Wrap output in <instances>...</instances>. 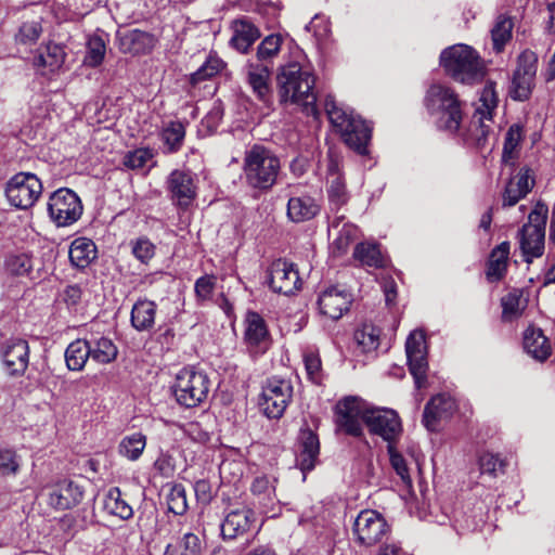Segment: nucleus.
Returning <instances> with one entry per match:
<instances>
[{
    "label": "nucleus",
    "mask_w": 555,
    "mask_h": 555,
    "mask_svg": "<svg viewBox=\"0 0 555 555\" xmlns=\"http://www.w3.org/2000/svg\"><path fill=\"white\" fill-rule=\"evenodd\" d=\"M314 75L297 62L281 67L278 75V94L282 104L300 106L308 116L317 117V94L313 90Z\"/></svg>",
    "instance_id": "1"
},
{
    "label": "nucleus",
    "mask_w": 555,
    "mask_h": 555,
    "mask_svg": "<svg viewBox=\"0 0 555 555\" xmlns=\"http://www.w3.org/2000/svg\"><path fill=\"white\" fill-rule=\"evenodd\" d=\"M242 169L250 189L267 192L276 183L281 160L270 149L254 144L245 152Z\"/></svg>",
    "instance_id": "2"
},
{
    "label": "nucleus",
    "mask_w": 555,
    "mask_h": 555,
    "mask_svg": "<svg viewBox=\"0 0 555 555\" xmlns=\"http://www.w3.org/2000/svg\"><path fill=\"white\" fill-rule=\"evenodd\" d=\"M324 107L331 124L340 132L346 145L358 154L365 155L372 135V128L365 120L339 107L332 95L325 98Z\"/></svg>",
    "instance_id": "3"
},
{
    "label": "nucleus",
    "mask_w": 555,
    "mask_h": 555,
    "mask_svg": "<svg viewBox=\"0 0 555 555\" xmlns=\"http://www.w3.org/2000/svg\"><path fill=\"white\" fill-rule=\"evenodd\" d=\"M177 402L184 408H195L203 403L210 389V379L203 371L192 367L182 369L173 385Z\"/></svg>",
    "instance_id": "4"
},
{
    "label": "nucleus",
    "mask_w": 555,
    "mask_h": 555,
    "mask_svg": "<svg viewBox=\"0 0 555 555\" xmlns=\"http://www.w3.org/2000/svg\"><path fill=\"white\" fill-rule=\"evenodd\" d=\"M453 81L474 86L483 81L488 68L479 53L470 46L453 44Z\"/></svg>",
    "instance_id": "5"
},
{
    "label": "nucleus",
    "mask_w": 555,
    "mask_h": 555,
    "mask_svg": "<svg viewBox=\"0 0 555 555\" xmlns=\"http://www.w3.org/2000/svg\"><path fill=\"white\" fill-rule=\"evenodd\" d=\"M47 210L51 221L57 228L76 223L83 211L80 197L68 188H61L49 195Z\"/></svg>",
    "instance_id": "6"
},
{
    "label": "nucleus",
    "mask_w": 555,
    "mask_h": 555,
    "mask_svg": "<svg viewBox=\"0 0 555 555\" xmlns=\"http://www.w3.org/2000/svg\"><path fill=\"white\" fill-rule=\"evenodd\" d=\"M42 182L33 172L21 171L7 182L5 196L18 209L33 207L42 194Z\"/></svg>",
    "instance_id": "7"
},
{
    "label": "nucleus",
    "mask_w": 555,
    "mask_h": 555,
    "mask_svg": "<svg viewBox=\"0 0 555 555\" xmlns=\"http://www.w3.org/2000/svg\"><path fill=\"white\" fill-rule=\"evenodd\" d=\"M292 397L293 386L289 380L269 378L262 387L259 406L267 417L280 418L283 416Z\"/></svg>",
    "instance_id": "8"
},
{
    "label": "nucleus",
    "mask_w": 555,
    "mask_h": 555,
    "mask_svg": "<svg viewBox=\"0 0 555 555\" xmlns=\"http://www.w3.org/2000/svg\"><path fill=\"white\" fill-rule=\"evenodd\" d=\"M370 409L364 401L356 397L345 398L335 406L336 424L346 434L359 437L362 435V424H365Z\"/></svg>",
    "instance_id": "9"
},
{
    "label": "nucleus",
    "mask_w": 555,
    "mask_h": 555,
    "mask_svg": "<svg viewBox=\"0 0 555 555\" xmlns=\"http://www.w3.org/2000/svg\"><path fill=\"white\" fill-rule=\"evenodd\" d=\"M388 532L389 527L386 520L372 509L362 511L353 524V533L361 545H374L380 542Z\"/></svg>",
    "instance_id": "10"
},
{
    "label": "nucleus",
    "mask_w": 555,
    "mask_h": 555,
    "mask_svg": "<svg viewBox=\"0 0 555 555\" xmlns=\"http://www.w3.org/2000/svg\"><path fill=\"white\" fill-rule=\"evenodd\" d=\"M405 353L410 373L414 377L416 388H422L427 377V348L422 331H413L405 341Z\"/></svg>",
    "instance_id": "11"
},
{
    "label": "nucleus",
    "mask_w": 555,
    "mask_h": 555,
    "mask_svg": "<svg viewBox=\"0 0 555 555\" xmlns=\"http://www.w3.org/2000/svg\"><path fill=\"white\" fill-rule=\"evenodd\" d=\"M41 494L49 506L65 511L77 506L82 501L85 491L77 482L64 479L44 487Z\"/></svg>",
    "instance_id": "12"
},
{
    "label": "nucleus",
    "mask_w": 555,
    "mask_h": 555,
    "mask_svg": "<svg viewBox=\"0 0 555 555\" xmlns=\"http://www.w3.org/2000/svg\"><path fill=\"white\" fill-rule=\"evenodd\" d=\"M270 288L278 294L292 295L301 287V279L293 262L285 259L274 260L268 268Z\"/></svg>",
    "instance_id": "13"
},
{
    "label": "nucleus",
    "mask_w": 555,
    "mask_h": 555,
    "mask_svg": "<svg viewBox=\"0 0 555 555\" xmlns=\"http://www.w3.org/2000/svg\"><path fill=\"white\" fill-rule=\"evenodd\" d=\"M166 185L170 201L180 209H188L196 197L197 186L190 171L173 170L168 176Z\"/></svg>",
    "instance_id": "14"
},
{
    "label": "nucleus",
    "mask_w": 555,
    "mask_h": 555,
    "mask_svg": "<svg viewBox=\"0 0 555 555\" xmlns=\"http://www.w3.org/2000/svg\"><path fill=\"white\" fill-rule=\"evenodd\" d=\"M365 425L371 434L380 436L388 444L392 443L402 431L398 413L390 409H370Z\"/></svg>",
    "instance_id": "15"
},
{
    "label": "nucleus",
    "mask_w": 555,
    "mask_h": 555,
    "mask_svg": "<svg viewBox=\"0 0 555 555\" xmlns=\"http://www.w3.org/2000/svg\"><path fill=\"white\" fill-rule=\"evenodd\" d=\"M1 357L9 375L21 376L29 363V346L25 339L11 338L1 348Z\"/></svg>",
    "instance_id": "16"
},
{
    "label": "nucleus",
    "mask_w": 555,
    "mask_h": 555,
    "mask_svg": "<svg viewBox=\"0 0 555 555\" xmlns=\"http://www.w3.org/2000/svg\"><path fill=\"white\" fill-rule=\"evenodd\" d=\"M451 421V396L438 393L430 398L423 412L422 423L429 431H439Z\"/></svg>",
    "instance_id": "17"
},
{
    "label": "nucleus",
    "mask_w": 555,
    "mask_h": 555,
    "mask_svg": "<svg viewBox=\"0 0 555 555\" xmlns=\"http://www.w3.org/2000/svg\"><path fill=\"white\" fill-rule=\"evenodd\" d=\"M352 302V295L345 288L330 287L322 292L318 299L320 313L331 320L340 319Z\"/></svg>",
    "instance_id": "18"
},
{
    "label": "nucleus",
    "mask_w": 555,
    "mask_h": 555,
    "mask_svg": "<svg viewBox=\"0 0 555 555\" xmlns=\"http://www.w3.org/2000/svg\"><path fill=\"white\" fill-rule=\"evenodd\" d=\"M247 83L254 95L262 103L268 104L272 96L270 77L272 66L249 60L245 66Z\"/></svg>",
    "instance_id": "19"
},
{
    "label": "nucleus",
    "mask_w": 555,
    "mask_h": 555,
    "mask_svg": "<svg viewBox=\"0 0 555 555\" xmlns=\"http://www.w3.org/2000/svg\"><path fill=\"white\" fill-rule=\"evenodd\" d=\"M256 521L255 513L247 507L229 512L221 524L223 539H236L251 530Z\"/></svg>",
    "instance_id": "20"
},
{
    "label": "nucleus",
    "mask_w": 555,
    "mask_h": 555,
    "mask_svg": "<svg viewBox=\"0 0 555 555\" xmlns=\"http://www.w3.org/2000/svg\"><path fill=\"white\" fill-rule=\"evenodd\" d=\"M119 50L132 55L149 53L155 46V37L140 29H129L117 34Z\"/></svg>",
    "instance_id": "21"
},
{
    "label": "nucleus",
    "mask_w": 555,
    "mask_h": 555,
    "mask_svg": "<svg viewBox=\"0 0 555 555\" xmlns=\"http://www.w3.org/2000/svg\"><path fill=\"white\" fill-rule=\"evenodd\" d=\"M426 107L433 115L442 114L439 127L448 128L451 124V93L448 88L433 85L425 100Z\"/></svg>",
    "instance_id": "22"
},
{
    "label": "nucleus",
    "mask_w": 555,
    "mask_h": 555,
    "mask_svg": "<svg viewBox=\"0 0 555 555\" xmlns=\"http://www.w3.org/2000/svg\"><path fill=\"white\" fill-rule=\"evenodd\" d=\"M320 210L318 201L308 194L294 193L287 202V217L296 223L313 219Z\"/></svg>",
    "instance_id": "23"
},
{
    "label": "nucleus",
    "mask_w": 555,
    "mask_h": 555,
    "mask_svg": "<svg viewBox=\"0 0 555 555\" xmlns=\"http://www.w3.org/2000/svg\"><path fill=\"white\" fill-rule=\"evenodd\" d=\"M299 454L297 463L304 474L315 467L320 453V442L317 434L306 428L300 430L299 437Z\"/></svg>",
    "instance_id": "24"
},
{
    "label": "nucleus",
    "mask_w": 555,
    "mask_h": 555,
    "mask_svg": "<svg viewBox=\"0 0 555 555\" xmlns=\"http://www.w3.org/2000/svg\"><path fill=\"white\" fill-rule=\"evenodd\" d=\"M233 35L230 46L240 53H247L249 48L260 38V30L248 18L232 22Z\"/></svg>",
    "instance_id": "25"
},
{
    "label": "nucleus",
    "mask_w": 555,
    "mask_h": 555,
    "mask_svg": "<svg viewBox=\"0 0 555 555\" xmlns=\"http://www.w3.org/2000/svg\"><path fill=\"white\" fill-rule=\"evenodd\" d=\"M533 184L534 180L530 176V169L521 168L506 184L503 193V207L516 205L531 191Z\"/></svg>",
    "instance_id": "26"
},
{
    "label": "nucleus",
    "mask_w": 555,
    "mask_h": 555,
    "mask_svg": "<svg viewBox=\"0 0 555 555\" xmlns=\"http://www.w3.org/2000/svg\"><path fill=\"white\" fill-rule=\"evenodd\" d=\"M509 249L511 244L505 241L491 250L486 263V279L488 282L494 283L504 279L507 273Z\"/></svg>",
    "instance_id": "27"
},
{
    "label": "nucleus",
    "mask_w": 555,
    "mask_h": 555,
    "mask_svg": "<svg viewBox=\"0 0 555 555\" xmlns=\"http://www.w3.org/2000/svg\"><path fill=\"white\" fill-rule=\"evenodd\" d=\"M66 55L63 44L50 41L39 49L34 64L38 68L44 69L42 74L55 73L63 66Z\"/></svg>",
    "instance_id": "28"
},
{
    "label": "nucleus",
    "mask_w": 555,
    "mask_h": 555,
    "mask_svg": "<svg viewBox=\"0 0 555 555\" xmlns=\"http://www.w3.org/2000/svg\"><path fill=\"white\" fill-rule=\"evenodd\" d=\"M520 234V249L526 262H531L533 258H539L544 253L545 233L531 227H522Z\"/></svg>",
    "instance_id": "29"
},
{
    "label": "nucleus",
    "mask_w": 555,
    "mask_h": 555,
    "mask_svg": "<svg viewBox=\"0 0 555 555\" xmlns=\"http://www.w3.org/2000/svg\"><path fill=\"white\" fill-rule=\"evenodd\" d=\"M244 337L249 346H268L269 331L263 318L254 311H249L245 318Z\"/></svg>",
    "instance_id": "30"
},
{
    "label": "nucleus",
    "mask_w": 555,
    "mask_h": 555,
    "mask_svg": "<svg viewBox=\"0 0 555 555\" xmlns=\"http://www.w3.org/2000/svg\"><path fill=\"white\" fill-rule=\"evenodd\" d=\"M524 349L533 359L546 360L551 354V346L541 328L529 326L524 333Z\"/></svg>",
    "instance_id": "31"
},
{
    "label": "nucleus",
    "mask_w": 555,
    "mask_h": 555,
    "mask_svg": "<svg viewBox=\"0 0 555 555\" xmlns=\"http://www.w3.org/2000/svg\"><path fill=\"white\" fill-rule=\"evenodd\" d=\"M156 304L154 301L144 299L138 300L131 310V324L139 331H150L155 323Z\"/></svg>",
    "instance_id": "32"
},
{
    "label": "nucleus",
    "mask_w": 555,
    "mask_h": 555,
    "mask_svg": "<svg viewBox=\"0 0 555 555\" xmlns=\"http://www.w3.org/2000/svg\"><path fill=\"white\" fill-rule=\"evenodd\" d=\"M96 258L95 244L86 237L73 241L69 247L70 262L80 269L87 268Z\"/></svg>",
    "instance_id": "33"
},
{
    "label": "nucleus",
    "mask_w": 555,
    "mask_h": 555,
    "mask_svg": "<svg viewBox=\"0 0 555 555\" xmlns=\"http://www.w3.org/2000/svg\"><path fill=\"white\" fill-rule=\"evenodd\" d=\"M103 508L106 513L117 516L122 520L130 519L133 516V509L128 502L122 498L119 488L115 487L107 491Z\"/></svg>",
    "instance_id": "34"
},
{
    "label": "nucleus",
    "mask_w": 555,
    "mask_h": 555,
    "mask_svg": "<svg viewBox=\"0 0 555 555\" xmlns=\"http://www.w3.org/2000/svg\"><path fill=\"white\" fill-rule=\"evenodd\" d=\"M90 358V346L87 339L72 341L65 350V361L68 370L81 371Z\"/></svg>",
    "instance_id": "35"
},
{
    "label": "nucleus",
    "mask_w": 555,
    "mask_h": 555,
    "mask_svg": "<svg viewBox=\"0 0 555 555\" xmlns=\"http://www.w3.org/2000/svg\"><path fill=\"white\" fill-rule=\"evenodd\" d=\"M87 344L90 346V358L98 363L107 364L117 357V347L109 338L94 337L87 340Z\"/></svg>",
    "instance_id": "36"
},
{
    "label": "nucleus",
    "mask_w": 555,
    "mask_h": 555,
    "mask_svg": "<svg viewBox=\"0 0 555 555\" xmlns=\"http://www.w3.org/2000/svg\"><path fill=\"white\" fill-rule=\"evenodd\" d=\"M380 331L373 324H363L353 334V341L362 353L375 351L379 346Z\"/></svg>",
    "instance_id": "37"
},
{
    "label": "nucleus",
    "mask_w": 555,
    "mask_h": 555,
    "mask_svg": "<svg viewBox=\"0 0 555 555\" xmlns=\"http://www.w3.org/2000/svg\"><path fill=\"white\" fill-rule=\"evenodd\" d=\"M33 268V257L28 253H12L5 257L4 270L12 276H27Z\"/></svg>",
    "instance_id": "38"
},
{
    "label": "nucleus",
    "mask_w": 555,
    "mask_h": 555,
    "mask_svg": "<svg viewBox=\"0 0 555 555\" xmlns=\"http://www.w3.org/2000/svg\"><path fill=\"white\" fill-rule=\"evenodd\" d=\"M185 128L181 121H170L160 132V138L167 153L178 152L183 144Z\"/></svg>",
    "instance_id": "39"
},
{
    "label": "nucleus",
    "mask_w": 555,
    "mask_h": 555,
    "mask_svg": "<svg viewBox=\"0 0 555 555\" xmlns=\"http://www.w3.org/2000/svg\"><path fill=\"white\" fill-rule=\"evenodd\" d=\"M282 43L283 37L281 35L271 34L267 36L257 47L256 60H254V62H261L272 66V61L278 56Z\"/></svg>",
    "instance_id": "40"
},
{
    "label": "nucleus",
    "mask_w": 555,
    "mask_h": 555,
    "mask_svg": "<svg viewBox=\"0 0 555 555\" xmlns=\"http://www.w3.org/2000/svg\"><path fill=\"white\" fill-rule=\"evenodd\" d=\"M146 446V436L142 433H134L121 439L118 452L121 456L137 461L143 453Z\"/></svg>",
    "instance_id": "41"
},
{
    "label": "nucleus",
    "mask_w": 555,
    "mask_h": 555,
    "mask_svg": "<svg viewBox=\"0 0 555 555\" xmlns=\"http://www.w3.org/2000/svg\"><path fill=\"white\" fill-rule=\"evenodd\" d=\"M275 479L268 476L256 477L251 483L250 491L257 498L258 503L267 507L275 499Z\"/></svg>",
    "instance_id": "42"
},
{
    "label": "nucleus",
    "mask_w": 555,
    "mask_h": 555,
    "mask_svg": "<svg viewBox=\"0 0 555 555\" xmlns=\"http://www.w3.org/2000/svg\"><path fill=\"white\" fill-rule=\"evenodd\" d=\"M513 21L511 17L500 15L491 30V37L493 41V49L496 53L503 51L505 44L512 38Z\"/></svg>",
    "instance_id": "43"
},
{
    "label": "nucleus",
    "mask_w": 555,
    "mask_h": 555,
    "mask_svg": "<svg viewBox=\"0 0 555 555\" xmlns=\"http://www.w3.org/2000/svg\"><path fill=\"white\" fill-rule=\"evenodd\" d=\"M354 259L359 260L362 266L372 268H380L384 266V258L376 244L359 243L354 247Z\"/></svg>",
    "instance_id": "44"
},
{
    "label": "nucleus",
    "mask_w": 555,
    "mask_h": 555,
    "mask_svg": "<svg viewBox=\"0 0 555 555\" xmlns=\"http://www.w3.org/2000/svg\"><path fill=\"white\" fill-rule=\"evenodd\" d=\"M535 77H528L519 72H514L509 95L515 101H526L530 98Z\"/></svg>",
    "instance_id": "45"
},
{
    "label": "nucleus",
    "mask_w": 555,
    "mask_h": 555,
    "mask_svg": "<svg viewBox=\"0 0 555 555\" xmlns=\"http://www.w3.org/2000/svg\"><path fill=\"white\" fill-rule=\"evenodd\" d=\"M224 67V62L217 55L210 54L206 62L191 75V82L198 83L219 74Z\"/></svg>",
    "instance_id": "46"
},
{
    "label": "nucleus",
    "mask_w": 555,
    "mask_h": 555,
    "mask_svg": "<svg viewBox=\"0 0 555 555\" xmlns=\"http://www.w3.org/2000/svg\"><path fill=\"white\" fill-rule=\"evenodd\" d=\"M105 51L104 39L99 35L91 36L87 43L85 63L91 67L99 66L104 60Z\"/></svg>",
    "instance_id": "47"
},
{
    "label": "nucleus",
    "mask_w": 555,
    "mask_h": 555,
    "mask_svg": "<svg viewBox=\"0 0 555 555\" xmlns=\"http://www.w3.org/2000/svg\"><path fill=\"white\" fill-rule=\"evenodd\" d=\"M328 199L334 209L338 210L348 199V192L344 179L339 175L333 176L327 189Z\"/></svg>",
    "instance_id": "48"
},
{
    "label": "nucleus",
    "mask_w": 555,
    "mask_h": 555,
    "mask_svg": "<svg viewBox=\"0 0 555 555\" xmlns=\"http://www.w3.org/2000/svg\"><path fill=\"white\" fill-rule=\"evenodd\" d=\"M495 81L487 79L481 90L480 102L482 109L480 111L483 116L488 115L491 117L492 112L498 107L499 95L495 90Z\"/></svg>",
    "instance_id": "49"
},
{
    "label": "nucleus",
    "mask_w": 555,
    "mask_h": 555,
    "mask_svg": "<svg viewBox=\"0 0 555 555\" xmlns=\"http://www.w3.org/2000/svg\"><path fill=\"white\" fill-rule=\"evenodd\" d=\"M506 463L498 454L483 453L479 457L480 473L488 474L491 477H498L500 473H504Z\"/></svg>",
    "instance_id": "50"
},
{
    "label": "nucleus",
    "mask_w": 555,
    "mask_h": 555,
    "mask_svg": "<svg viewBox=\"0 0 555 555\" xmlns=\"http://www.w3.org/2000/svg\"><path fill=\"white\" fill-rule=\"evenodd\" d=\"M168 509L176 515H183L188 509L186 492L182 485H175L167 496Z\"/></svg>",
    "instance_id": "51"
},
{
    "label": "nucleus",
    "mask_w": 555,
    "mask_h": 555,
    "mask_svg": "<svg viewBox=\"0 0 555 555\" xmlns=\"http://www.w3.org/2000/svg\"><path fill=\"white\" fill-rule=\"evenodd\" d=\"M389 460L392 468L397 473V475L401 478L402 482L406 487L412 486V479L409 473V467L405 459L395 449L392 443H389L387 447Z\"/></svg>",
    "instance_id": "52"
},
{
    "label": "nucleus",
    "mask_w": 555,
    "mask_h": 555,
    "mask_svg": "<svg viewBox=\"0 0 555 555\" xmlns=\"http://www.w3.org/2000/svg\"><path fill=\"white\" fill-rule=\"evenodd\" d=\"M41 33L42 26L40 22H25L21 25L17 34L15 35V40L21 44H34L39 39Z\"/></svg>",
    "instance_id": "53"
},
{
    "label": "nucleus",
    "mask_w": 555,
    "mask_h": 555,
    "mask_svg": "<svg viewBox=\"0 0 555 555\" xmlns=\"http://www.w3.org/2000/svg\"><path fill=\"white\" fill-rule=\"evenodd\" d=\"M354 242V229L344 225L332 243V253L336 257L345 255Z\"/></svg>",
    "instance_id": "54"
},
{
    "label": "nucleus",
    "mask_w": 555,
    "mask_h": 555,
    "mask_svg": "<svg viewBox=\"0 0 555 555\" xmlns=\"http://www.w3.org/2000/svg\"><path fill=\"white\" fill-rule=\"evenodd\" d=\"M538 68V56L530 50H525L518 56L517 67L515 72L524 74L528 77H535Z\"/></svg>",
    "instance_id": "55"
},
{
    "label": "nucleus",
    "mask_w": 555,
    "mask_h": 555,
    "mask_svg": "<svg viewBox=\"0 0 555 555\" xmlns=\"http://www.w3.org/2000/svg\"><path fill=\"white\" fill-rule=\"evenodd\" d=\"M20 469V461L16 453L12 450H0V475H15Z\"/></svg>",
    "instance_id": "56"
},
{
    "label": "nucleus",
    "mask_w": 555,
    "mask_h": 555,
    "mask_svg": "<svg viewBox=\"0 0 555 555\" xmlns=\"http://www.w3.org/2000/svg\"><path fill=\"white\" fill-rule=\"evenodd\" d=\"M132 254L142 263H147L155 255V245L145 237L132 243Z\"/></svg>",
    "instance_id": "57"
},
{
    "label": "nucleus",
    "mask_w": 555,
    "mask_h": 555,
    "mask_svg": "<svg viewBox=\"0 0 555 555\" xmlns=\"http://www.w3.org/2000/svg\"><path fill=\"white\" fill-rule=\"evenodd\" d=\"M305 367L309 379L320 385L322 382V364L318 354L308 353L304 358Z\"/></svg>",
    "instance_id": "58"
},
{
    "label": "nucleus",
    "mask_w": 555,
    "mask_h": 555,
    "mask_svg": "<svg viewBox=\"0 0 555 555\" xmlns=\"http://www.w3.org/2000/svg\"><path fill=\"white\" fill-rule=\"evenodd\" d=\"M152 158V153L145 149H138L125 156L124 164L130 169H140Z\"/></svg>",
    "instance_id": "59"
},
{
    "label": "nucleus",
    "mask_w": 555,
    "mask_h": 555,
    "mask_svg": "<svg viewBox=\"0 0 555 555\" xmlns=\"http://www.w3.org/2000/svg\"><path fill=\"white\" fill-rule=\"evenodd\" d=\"M215 289V279L210 275H204L195 282L194 291L199 300H207L211 297Z\"/></svg>",
    "instance_id": "60"
},
{
    "label": "nucleus",
    "mask_w": 555,
    "mask_h": 555,
    "mask_svg": "<svg viewBox=\"0 0 555 555\" xmlns=\"http://www.w3.org/2000/svg\"><path fill=\"white\" fill-rule=\"evenodd\" d=\"M181 555H199L202 551L201 540L196 534L188 532L181 540Z\"/></svg>",
    "instance_id": "61"
},
{
    "label": "nucleus",
    "mask_w": 555,
    "mask_h": 555,
    "mask_svg": "<svg viewBox=\"0 0 555 555\" xmlns=\"http://www.w3.org/2000/svg\"><path fill=\"white\" fill-rule=\"evenodd\" d=\"M547 209L543 206L535 207L528 217V223L522 227H531L545 233Z\"/></svg>",
    "instance_id": "62"
},
{
    "label": "nucleus",
    "mask_w": 555,
    "mask_h": 555,
    "mask_svg": "<svg viewBox=\"0 0 555 555\" xmlns=\"http://www.w3.org/2000/svg\"><path fill=\"white\" fill-rule=\"evenodd\" d=\"M521 293L518 289H514L504 296L501 300L504 314H517L519 311Z\"/></svg>",
    "instance_id": "63"
},
{
    "label": "nucleus",
    "mask_w": 555,
    "mask_h": 555,
    "mask_svg": "<svg viewBox=\"0 0 555 555\" xmlns=\"http://www.w3.org/2000/svg\"><path fill=\"white\" fill-rule=\"evenodd\" d=\"M194 492L198 502L209 504L212 500L211 485L206 479H199L194 483Z\"/></svg>",
    "instance_id": "64"
}]
</instances>
